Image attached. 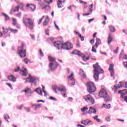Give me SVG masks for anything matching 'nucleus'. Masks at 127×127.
<instances>
[{"label":"nucleus","instance_id":"1","mask_svg":"<svg viewBox=\"0 0 127 127\" xmlns=\"http://www.w3.org/2000/svg\"><path fill=\"white\" fill-rule=\"evenodd\" d=\"M54 45L59 50L60 48L64 50H71L73 48V45L70 42L61 43V42H55Z\"/></svg>","mask_w":127,"mask_h":127},{"label":"nucleus","instance_id":"2","mask_svg":"<svg viewBox=\"0 0 127 127\" xmlns=\"http://www.w3.org/2000/svg\"><path fill=\"white\" fill-rule=\"evenodd\" d=\"M93 67L94 69L93 70V77L95 81H97V80L99 79V74H101V73H104V70L101 68V66L99 65V63H97L95 64H93Z\"/></svg>","mask_w":127,"mask_h":127},{"label":"nucleus","instance_id":"3","mask_svg":"<svg viewBox=\"0 0 127 127\" xmlns=\"http://www.w3.org/2000/svg\"><path fill=\"white\" fill-rule=\"evenodd\" d=\"M48 58L50 62H51L49 66L50 69L52 71H54L55 70H56V69H57V67H58V65H59V64H58V63L56 62V61H55L56 60V59L50 56L48 57Z\"/></svg>","mask_w":127,"mask_h":127},{"label":"nucleus","instance_id":"4","mask_svg":"<svg viewBox=\"0 0 127 127\" xmlns=\"http://www.w3.org/2000/svg\"><path fill=\"white\" fill-rule=\"evenodd\" d=\"M23 22L24 25H25L26 27L29 28L30 30H32L33 29L34 25H33V21L31 18L24 17L23 18Z\"/></svg>","mask_w":127,"mask_h":127},{"label":"nucleus","instance_id":"5","mask_svg":"<svg viewBox=\"0 0 127 127\" xmlns=\"http://www.w3.org/2000/svg\"><path fill=\"white\" fill-rule=\"evenodd\" d=\"M99 96L100 98H103L105 102H110L111 101V97L108 95V92L105 89H102L100 90Z\"/></svg>","mask_w":127,"mask_h":127},{"label":"nucleus","instance_id":"6","mask_svg":"<svg viewBox=\"0 0 127 127\" xmlns=\"http://www.w3.org/2000/svg\"><path fill=\"white\" fill-rule=\"evenodd\" d=\"M18 54L21 58H23L26 56V50L24 49V44L22 43L21 46L18 47Z\"/></svg>","mask_w":127,"mask_h":127},{"label":"nucleus","instance_id":"7","mask_svg":"<svg viewBox=\"0 0 127 127\" xmlns=\"http://www.w3.org/2000/svg\"><path fill=\"white\" fill-rule=\"evenodd\" d=\"M87 90L90 94L96 92V86L94 84V82L89 81L86 84Z\"/></svg>","mask_w":127,"mask_h":127},{"label":"nucleus","instance_id":"8","mask_svg":"<svg viewBox=\"0 0 127 127\" xmlns=\"http://www.w3.org/2000/svg\"><path fill=\"white\" fill-rule=\"evenodd\" d=\"M83 99L85 100V102L88 103L89 105H94V104H95V99L90 94L84 96Z\"/></svg>","mask_w":127,"mask_h":127},{"label":"nucleus","instance_id":"9","mask_svg":"<svg viewBox=\"0 0 127 127\" xmlns=\"http://www.w3.org/2000/svg\"><path fill=\"white\" fill-rule=\"evenodd\" d=\"M58 91L61 93L64 98L67 97L66 87L64 85H60L58 87Z\"/></svg>","mask_w":127,"mask_h":127},{"label":"nucleus","instance_id":"10","mask_svg":"<svg viewBox=\"0 0 127 127\" xmlns=\"http://www.w3.org/2000/svg\"><path fill=\"white\" fill-rule=\"evenodd\" d=\"M38 80V78L35 76H32L31 75H29V77L26 79V81L31 83L32 85H34V86H36V84H37V81Z\"/></svg>","mask_w":127,"mask_h":127},{"label":"nucleus","instance_id":"11","mask_svg":"<svg viewBox=\"0 0 127 127\" xmlns=\"http://www.w3.org/2000/svg\"><path fill=\"white\" fill-rule=\"evenodd\" d=\"M67 73L69 74L68 76V82H71V86H74L75 85V83H76V80L74 78V73L72 72H70V70L68 69L67 70Z\"/></svg>","mask_w":127,"mask_h":127},{"label":"nucleus","instance_id":"12","mask_svg":"<svg viewBox=\"0 0 127 127\" xmlns=\"http://www.w3.org/2000/svg\"><path fill=\"white\" fill-rule=\"evenodd\" d=\"M124 85H125V82L123 81L120 82L118 86H116V85L114 86V87L112 88V91H114L115 94H116V92L118 91V90H119L120 88H122V87H124Z\"/></svg>","mask_w":127,"mask_h":127},{"label":"nucleus","instance_id":"13","mask_svg":"<svg viewBox=\"0 0 127 127\" xmlns=\"http://www.w3.org/2000/svg\"><path fill=\"white\" fill-rule=\"evenodd\" d=\"M22 92L25 93V95L26 97H31V95H32V91H31V90L30 88L27 87L24 90H22Z\"/></svg>","mask_w":127,"mask_h":127},{"label":"nucleus","instance_id":"14","mask_svg":"<svg viewBox=\"0 0 127 127\" xmlns=\"http://www.w3.org/2000/svg\"><path fill=\"white\" fill-rule=\"evenodd\" d=\"M109 71L110 72L111 77H114L115 71L114 70V64H111L109 68Z\"/></svg>","mask_w":127,"mask_h":127},{"label":"nucleus","instance_id":"15","mask_svg":"<svg viewBox=\"0 0 127 127\" xmlns=\"http://www.w3.org/2000/svg\"><path fill=\"white\" fill-rule=\"evenodd\" d=\"M118 93L119 94H121V98H124L125 97H126V96L125 95H127V89H123L122 90H119Z\"/></svg>","mask_w":127,"mask_h":127},{"label":"nucleus","instance_id":"16","mask_svg":"<svg viewBox=\"0 0 127 127\" xmlns=\"http://www.w3.org/2000/svg\"><path fill=\"white\" fill-rule=\"evenodd\" d=\"M93 6H94V5L93 4H91L89 6V13H84L83 14V16H85L86 15H90L93 12Z\"/></svg>","mask_w":127,"mask_h":127},{"label":"nucleus","instance_id":"17","mask_svg":"<svg viewBox=\"0 0 127 127\" xmlns=\"http://www.w3.org/2000/svg\"><path fill=\"white\" fill-rule=\"evenodd\" d=\"M26 7H29V8H30L32 11H34L36 9V6L34 4H27L26 5Z\"/></svg>","mask_w":127,"mask_h":127},{"label":"nucleus","instance_id":"18","mask_svg":"<svg viewBox=\"0 0 127 127\" xmlns=\"http://www.w3.org/2000/svg\"><path fill=\"white\" fill-rule=\"evenodd\" d=\"M71 54H75L76 55H78L80 57H81L83 56V53H81V52H80L77 50H74L71 53Z\"/></svg>","mask_w":127,"mask_h":127},{"label":"nucleus","instance_id":"19","mask_svg":"<svg viewBox=\"0 0 127 127\" xmlns=\"http://www.w3.org/2000/svg\"><path fill=\"white\" fill-rule=\"evenodd\" d=\"M121 58H122V59H127V55L124 54V50H122L121 53L119 56V59H121Z\"/></svg>","mask_w":127,"mask_h":127},{"label":"nucleus","instance_id":"20","mask_svg":"<svg viewBox=\"0 0 127 127\" xmlns=\"http://www.w3.org/2000/svg\"><path fill=\"white\" fill-rule=\"evenodd\" d=\"M65 0H58V7L59 8H61L63 7V2H64Z\"/></svg>","mask_w":127,"mask_h":127},{"label":"nucleus","instance_id":"21","mask_svg":"<svg viewBox=\"0 0 127 127\" xmlns=\"http://www.w3.org/2000/svg\"><path fill=\"white\" fill-rule=\"evenodd\" d=\"M97 113V110L95 108L93 107H90L88 111V114H96Z\"/></svg>","mask_w":127,"mask_h":127},{"label":"nucleus","instance_id":"22","mask_svg":"<svg viewBox=\"0 0 127 127\" xmlns=\"http://www.w3.org/2000/svg\"><path fill=\"white\" fill-rule=\"evenodd\" d=\"M20 73L22 76H26L27 75V70L26 68H24L23 69L21 70Z\"/></svg>","mask_w":127,"mask_h":127},{"label":"nucleus","instance_id":"23","mask_svg":"<svg viewBox=\"0 0 127 127\" xmlns=\"http://www.w3.org/2000/svg\"><path fill=\"white\" fill-rule=\"evenodd\" d=\"M113 41V35L111 33L109 34L108 38V44H111V42Z\"/></svg>","mask_w":127,"mask_h":127},{"label":"nucleus","instance_id":"24","mask_svg":"<svg viewBox=\"0 0 127 127\" xmlns=\"http://www.w3.org/2000/svg\"><path fill=\"white\" fill-rule=\"evenodd\" d=\"M34 92H36V93H37V94H38L40 96H42V90H41V88H40V87L36 88L34 90Z\"/></svg>","mask_w":127,"mask_h":127},{"label":"nucleus","instance_id":"25","mask_svg":"<svg viewBox=\"0 0 127 127\" xmlns=\"http://www.w3.org/2000/svg\"><path fill=\"white\" fill-rule=\"evenodd\" d=\"M8 79L10 80V81H12V82H16V78H15V77H14L13 75H11L10 76H8Z\"/></svg>","mask_w":127,"mask_h":127},{"label":"nucleus","instance_id":"26","mask_svg":"<svg viewBox=\"0 0 127 127\" xmlns=\"http://www.w3.org/2000/svg\"><path fill=\"white\" fill-rule=\"evenodd\" d=\"M49 22V17L48 16H46V19L45 21L43 22L44 26H46L48 23Z\"/></svg>","mask_w":127,"mask_h":127},{"label":"nucleus","instance_id":"27","mask_svg":"<svg viewBox=\"0 0 127 127\" xmlns=\"http://www.w3.org/2000/svg\"><path fill=\"white\" fill-rule=\"evenodd\" d=\"M101 43H102V41H101V40L99 38H97L96 42L95 45V46H96V48H98V47L100 45V44H101Z\"/></svg>","mask_w":127,"mask_h":127},{"label":"nucleus","instance_id":"28","mask_svg":"<svg viewBox=\"0 0 127 127\" xmlns=\"http://www.w3.org/2000/svg\"><path fill=\"white\" fill-rule=\"evenodd\" d=\"M4 119L6 121V122H7V123H9V121L8 120H9L10 118L8 115L7 114H4L3 116Z\"/></svg>","mask_w":127,"mask_h":127},{"label":"nucleus","instance_id":"29","mask_svg":"<svg viewBox=\"0 0 127 127\" xmlns=\"http://www.w3.org/2000/svg\"><path fill=\"white\" fill-rule=\"evenodd\" d=\"M51 7L49 5H44L43 7H42V9H44L45 10H49Z\"/></svg>","mask_w":127,"mask_h":127},{"label":"nucleus","instance_id":"30","mask_svg":"<svg viewBox=\"0 0 127 127\" xmlns=\"http://www.w3.org/2000/svg\"><path fill=\"white\" fill-rule=\"evenodd\" d=\"M109 28L111 32H115V31H116V28L113 26H109Z\"/></svg>","mask_w":127,"mask_h":127},{"label":"nucleus","instance_id":"31","mask_svg":"<svg viewBox=\"0 0 127 127\" xmlns=\"http://www.w3.org/2000/svg\"><path fill=\"white\" fill-rule=\"evenodd\" d=\"M59 87V86H58L57 85H55L52 87L53 91H54L55 93H57V90H58Z\"/></svg>","mask_w":127,"mask_h":127},{"label":"nucleus","instance_id":"32","mask_svg":"<svg viewBox=\"0 0 127 127\" xmlns=\"http://www.w3.org/2000/svg\"><path fill=\"white\" fill-rule=\"evenodd\" d=\"M102 108H105V109H111V104H103L102 106Z\"/></svg>","mask_w":127,"mask_h":127},{"label":"nucleus","instance_id":"33","mask_svg":"<svg viewBox=\"0 0 127 127\" xmlns=\"http://www.w3.org/2000/svg\"><path fill=\"white\" fill-rule=\"evenodd\" d=\"M81 58H82L83 61H87V60H90V57H87L85 59V56L84 55V54H82V57H81Z\"/></svg>","mask_w":127,"mask_h":127},{"label":"nucleus","instance_id":"34","mask_svg":"<svg viewBox=\"0 0 127 127\" xmlns=\"http://www.w3.org/2000/svg\"><path fill=\"white\" fill-rule=\"evenodd\" d=\"M8 29L12 33H16V32H17V31H18V30H17L16 29H12L11 28H8Z\"/></svg>","mask_w":127,"mask_h":127},{"label":"nucleus","instance_id":"35","mask_svg":"<svg viewBox=\"0 0 127 127\" xmlns=\"http://www.w3.org/2000/svg\"><path fill=\"white\" fill-rule=\"evenodd\" d=\"M41 108V104H38L36 105V107L34 108L35 111H37V109H40Z\"/></svg>","mask_w":127,"mask_h":127},{"label":"nucleus","instance_id":"36","mask_svg":"<svg viewBox=\"0 0 127 127\" xmlns=\"http://www.w3.org/2000/svg\"><path fill=\"white\" fill-rule=\"evenodd\" d=\"M96 46L94 45L92 46V50H91V51L92 52H94L95 53H96L97 52V50H96Z\"/></svg>","mask_w":127,"mask_h":127},{"label":"nucleus","instance_id":"37","mask_svg":"<svg viewBox=\"0 0 127 127\" xmlns=\"http://www.w3.org/2000/svg\"><path fill=\"white\" fill-rule=\"evenodd\" d=\"M2 15H3V16H5V20H9V17L7 15H6V14L2 13Z\"/></svg>","mask_w":127,"mask_h":127},{"label":"nucleus","instance_id":"38","mask_svg":"<svg viewBox=\"0 0 127 127\" xmlns=\"http://www.w3.org/2000/svg\"><path fill=\"white\" fill-rule=\"evenodd\" d=\"M30 62V60H28L27 58H25L23 60V62L25 63V64H28V62Z\"/></svg>","mask_w":127,"mask_h":127},{"label":"nucleus","instance_id":"39","mask_svg":"<svg viewBox=\"0 0 127 127\" xmlns=\"http://www.w3.org/2000/svg\"><path fill=\"white\" fill-rule=\"evenodd\" d=\"M2 29H3V33H6L7 32H8V30H9V29H4V27H2Z\"/></svg>","mask_w":127,"mask_h":127},{"label":"nucleus","instance_id":"40","mask_svg":"<svg viewBox=\"0 0 127 127\" xmlns=\"http://www.w3.org/2000/svg\"><path fill=\"white\" fill-rule=\"evenodd\" d=\"M88 110V107H84L81 109V112H86Z\"/></svg>","mask_w":127,"mask_h":127},{"label":"nucleus","instance_id":"41","mask_svg":"<svg viewBox=\"0 0 127 127\" xmlns=\"http://www.w3.org/2000/svg\"><path fill=\"white\" fill-rule=\"evenodd\" d=\"M42 90H43V93H44V96H47V95L46 94V91L45 90H44V89H45V87H44V86L42 85Z\"/></svg>","mask_w":127,"mask_h":127},{"label":"nucleus","instance_id":"42","mask_svg":"<svg viewBox=\"0 0 127 127\" xmlns=\"http://www.w3.org/2000/svg\"><path fill=\"white\" fill-rule=\"evenodd\" d=\"M23 4L21 3L20 4V6H19L20 9H21V10H24V8H23Z\"/></svg>","mask_w":127,"mask_h":127},{"label":"nucleus","instance_id":"43","mask_svg":"<svg viewBox=\"0 0 127 127\" xmlns=\"http://www.w3.org/2000/svg\"><path fill=\"white\" fill-rule=\"evenodd\" d=\"M45 1L48 3V4H50L51 2H53V1L52 0H45Z\"/></svg>","mask_w":127,"mask_h":127},{"label":"nucleus","instance_id":"44","mask_svg":"<svg viewBox=\"0 0 127 127\" xmlns=\"http://www.w3.org/2000/svg\"><path fill=\"white\" fill-rule=\"evenodd\" d=\"M19 10V6H17L13 10L14 12H15V11H18Z\"/></svg>","mask_w":127,"mask_h":127},{"label":"nucleus","instance_id":"45","mask_svg":"<svg viewBox=\"0 0 127 127\" xmlns=\"http://www.w3.org/2000/svg\"><path fill=\"white\" fill-rule=\"evenodd\" d=\"M45 33L46 35L49 36V29H46L45 30Z\"/></svg>","mask_w":127,"mask_h":127},{"label":"nucleus","instance_id":"46","mask_svg":"<svg viewBox=\"0 0 127 127\" xmlns=\"http://www.w3.org/2000/svg\"><path fill=\"white\" fill-rule=\"evenodd\" d=\"M54 23L55 24V26L56 28H57V29H58V30H60V28H59V27L58 26V25H57V24H56V22L55 21H54Z\"/></svg>","mask_w":127,"mask_h":127},{"label":"nucleus","instance_id":"47","mask_svg":"<svg viewBox=\"0 0 127 127\" xmlns=\"http://www.w3.org/2000/svg\"><path fill=\"white\" fill-rule=\"evenodd\" d=\"M88 121H86L87 122V126H88V125H93V123H92V121L91 120H89V119H87Z\"/></svg>","mask_w":127,"mask_h":127},{"label":"nucleus","instance_id":"48","mask_svg":"<svg viewBox=\"0 0 127 127\" xmlns=\"http://www.w3.org/2000/svg\"><path fill=\"white\" fill-rule=\"evenodd\" d=\"M12 21H13V25H16V19L15 18H13L12 19Z\"/></svg>","mask_w":127,"mask_h":127},{"label":"nucleus","instance_id":"49","mask_svg":"<svg viewBox=\"0 0 127 127\" xmlns=\"http://www.w3.org/2000/svg\"><path fill=\"white\" fill-rule=\"evenodd\" d=\"M24 110H25V111H26V112H27V113H29V112H30V110H31V109H30V108L27 107V108H24Z\"/></svg>","mask_w":127,"mask_h":127},{"label":"nucleus","instance_id":"50","mask_svg":"<svg viewBox=\"0 0 127 127\" xmlns=\"http://www.w3.org/2000/svg\"><path fill=\"white\" fill-rule=\"evenodd\" d=\"M39 52L40 56L43 57V56H44V55L43 54V52H42V50H41V49H40Z\"/></svg>","mask_w":127,"mask_h":127},{"label":"nucleus","instance_id":"51","mask_svg":"<svg viewBox=\"0 0 127 127\" xmlns=\"http://www.w3.org/2000/svg\"><path fill=\"white\" fill-rule=\"evenodd\" d=\"M85 122H88V119L81 121V124L84 126H87V124L86 123H85Z\"/></svg>","mask_w":127,"mask_h":127},{"label":"nucleus","instance_id":"52","mask_svg":"<svg viewBox=\"0 0 127 127\" xmlns=\"http://www.w3.org/2000/svg\"><path fill=\"white\" fill-rule=\"evenodd\" d=\"M43 18H44V16H43L42 17V18L40 19L39 22H38V24H40V23H41V22H42V20H43Z\"/></svg>","mask_w":127,"mask_h":127},{"label":"nucleus","instance_id":"53","mask_svg":"<svg viewBox=\"0 0 127 127\" xmlns=\"http://www.w3.org/2000/svg\"><path fill=\"white\" fill-rule=\"evenodd\" d=\"M49 99L50 100H52V101H57V99H56V98L52 96L50 97Z\"/></svg>","mask_w":127,"mask_h":127},{"label":"nucleus","instance_id":"54","mask_svg":"<svg viewBox=\"0 0 127 127\" xmlns=\"http://www.w3.org/2000/svg\"><path fill=\"white\" fill-rule=\"evenodd\" d=\"M79 37H80L81 41H84V36H82V35H79Z\"/></svg>","mask_w":127,"mask_h":127},{"label":"nucleus","instance_id":"55","mask_svg":"<svg viewBox=\"0 0 127 127\" xmlns=\"http://www.w3.org/2000/svg\"><path fill=\"white\" fill-rule=\"evenodd\" d=\"M106 121L107 122H111V116H108L106 118Z\"/></svg>","mask_w":127,"mask_h":127},{"label":"nucleus","instance_id":"56","mask_svg":"<svg viewBox=\"0 0 127 127\" xmlns=\"http://www.w3.org/2000/svg\"><path fill=\"white\" fill-rule=\"evenodd\" d=\"M79 2H80V3H83V4H87L86 2L82 1V0H79Z\"/></svg>","mask_w":127,"mask_h":127},{"label":"nucleus","instance_id":"57","mask_svg":"<svg viewBox=\"0 0 127 127\" xmlns=\"http://www.w3.org/2000/svg\"><path fill=\"white\" fill-rule=\"evenodd\" d=\"M6 85H7V86H8V87H9L10 89H11V90L13 89L12 86H11V84H10V83H6Z\"/></svg>","mask_w":127,"mask_h":127},{"label":"nucleus","instance_id":"58","mask_svg":"<svg viewBox=\"0 0 127 127\" xmlns=\"http://www.w3.org/2000/svg\"><path fill=\"white\" fill-rule=\"evenodd\" d=\"M19 70H20V67H19V66H18L17 68L14 70V72H18Z\"/></svg>","mask_w":127,"mask_h":127},{"label":"nucleus","instance_id":"59","mask_svg":"<svg viewBox=\"0 0 127 127\" xmlns=\"http://www.w3.org/2000/svg\"><path fill=\"white\" fill-rule=\"evenodd\" d=\"M32 39H33V40H35V36L34 35H30Z\"/></svg>","mask_w":127,"mask_h":127},{"label":"nucleus","instance_id":"60","mask_svg":"<svg viewBox=\"0 0 127 127\" xmlns=\"http://www.w3.org/2000/svg\"><path fill=\"white\" fill-rule=\"evenodd\" d=\"M90 42L91 44L93 45V44H94V43L95 42V40L94 39H93L90 40Z\"/></svg>","mask_w":127,"mask_h":127},{"label":"nucleus","instance_id":"61","mask_svg":"<svg viewBox=\"0 0 127 127\" xmlns=\"http://www.w3.org/2000/svg\"><path fill=\"white\" fill-rule=\"evenodd\" d=\"M119 51V47H117L116 49L114 51V53H118V52Z\"/></svg>","mask_w":127,"mask_h":127},{"label":"nucleus","instance_id":"62","mask_svg":"<svg viewBox=\"0 0 127 127\" xmlns=\"http://www.w3.org/2000/svg\"><path fill=\"white\" fill-rule=\"evenodd\" d=\"M84 70H83V69H80L79 72L80 75H82V74H84Z\"/></svg>","mask_w":127,"mask_h":127},{"label":"nucleus","instance_id":"63","mask_svg":"<svg viewBox=\"0 0 127 127\" xmlns=\"http://www.w3.org/2000/svg\"><path fill=\"white\" fill-rule=\"evenodd\" d=\"M94 20H95V19L91 18V19L88 20V22H89V23H90V22H92V21H94Z\"/></svg>","mask_w":127,"mask_h":127},{"label":"nucleus","instance_id":"64","mask_svg":"<svg viewBox=\"0 0 127 127\" xmlns=\"http://www.w3.org/2000/svg\"><path fill=\"white\" fill-rule=\"evenodd\" d=\"M124 66L125 67V68H127V62H124Z\"/></svg>","mask_w":127,"mask_h":127}]
</instances>
